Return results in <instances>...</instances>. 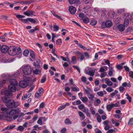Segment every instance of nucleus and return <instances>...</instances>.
<instances>
[{"label":"nucleus","instance_id":"f03ea898","mask_svg":"<svg viewBox=\"0 0 133 133\" xmlns=\"http://www.w3.org/2000/svg\"><path fill=\"white\" fill-rule=\"evenodd\" d=\"M22 71L25 74L29 75L32 72V69L29 65H25L23 67Z\"/></svg>","mask_w":133,"mask_h":133},{"label":"nucleus","instance_id":"a18cd8bd","mask_svg":"<svg viewBox=\"0 0 133 133\" xmlns=\"http://www.w3.org/2000/svg\"><path fill=\"white\" fill-rule=\"evenodd\" d=\"M24 128L23 127V126H19L18 127L17 129V130H19V131H22L23 130Z\"/></svg>","mask_w":133,"mask_h":133},{"label":"nucleus","instance_id":"bb28decb","mask_svg":"<svg viewBox=\"0 0 133 133\" xmlns=\"http://www.w3.org/2000/svg\"><path fill=\"white\" fill-rule=\"evenodd\" d=\"M124 8L119 9L117 10V13L118 14H121L125 11Z\"/></svg>","mask_w":133,"mask_h":133},{"label":"nucleus","instance_id":"13d9d810","mask_svg":"<svg viewBox=\"0 0 133 133\" xmlns=\"http://www.w3.org/2000/svg\"><path fill=\"white\" fill-rule=\"evenodd\" d=\"M116 66L117 69L119 70H121L123 68V67L120 65H117Z\"/></svg>","mask_w":133,"mask_h":133},{"label":"nucleus","instance_id":"e2e57ef3","mask_svg":"<svg viewBox=\"0 0 133 133\" xmlns=\"http://www.w3.org/2000/svg\"><path fill=\"white\" fill-rule=\"evenodd\" d=\"M84 55L87 58H89V54L87 52H84Z\"/></svg>","mask_w":133,"mask_h":133},{"label":"nucleus","instance_id":"f3484780","mask_svg":"<svg viewBox=\"0 0 133 133\" xmlns=\"http://www.w3.org/2000/svg\"><path fill=\"white\" fill-rule=\"evenodd\" d=\"M113 108L112 103H111L110 104L108 105L107 106V108L108 111H110L112 108Z\"/></svg>","mask_w":133,"mask_h":133},{"label":"nucleus","instance_id":"69168bd1","mask_svg":"<svg viewBox=\"0 0 133 133\" xmlns=\"http://www.w3.org/2000/svg\"><path fill=\"white\" fill-rule=\"evenodd\" d=\"M109 123V121L108 120H106L103 122V124L104 125H108V124Z\"/></svg>","mask_w":133,"mask_h":133},{"label":"nucleus","instance_id":"0eeeda50","mask_svg":"<svg viewBox=\"0 0 133 133\" xmlns=\"http://www.w3.org/2000/svg\"><path fill=\"white\" fill-rule=\"evenodd\" d=\"M16 85H10L8 86L9 90L11 92H14L16 90Z\"/></svg>","mask_w":133,"mask_h":133},{"label":"nucleus","instance_id":"3c124183","mask_svg":"<svg viewBox=\"0 0 133 133\" xmlns=\"http://www.w3.org/2000/svg\"><path fill=\"white\" fill-rule=\"evenodd\" d=\"M106 90L108 92H111L113 91L114 90L113 89L110 87H108L107 88Z\"/></svg>","mask_w":133,"mask_h":133},{"label":"nucleus","instance_id":"6e6552de","mask_svg":"<svg viewBox=\"0 0 133 133\" xmlns=\"http://www.w3.org/2000/svg\"><path fill=\"white\" fill-rule=\"evenodd\" d=\"M117 29L121 32L123 31L125 29V27L123 24H120L117 26Z\"/></svg>","mask_w":133,"mask_h":133},{"label":"nucleus","instance_id":"a878e982","mask_svg":"<svg viewBox=\"0 0 133 133\" xmlns=\"http://www.w3.org/2000/svg\"><path fill=\"white\" fill-rule=\"evenodd\" d=\"M95 97V96L94 95L90 94L89 95V96L88 97V98L90 101H94V98Z\"/></svg>","mask_w":133,"mask_h":133},{"label":"nucleus","instance_id":"a211bd4d","mask_svg":"<svg viewBox=\"0 0 133 133\" xmlns=\"http://www.w3.org/2000/svg\"><path fill=\"white\" fill-rule=\"evenodd\" d=\"M5 120L8 121H11L13 120V118L12 116H5Z\"/></svg>","mask_w":133,"mask_h":133},{"label":"nucleus","instance_id":"ddd939ff","mask_svg":"<svg viewBox=\"0 0 133 133\" xmlns=\"http://www.w3.org/2000/svg\"><path fill=\"white\" fill-rule=\"evenodd\" d=\"M105 25L107 27L109 28L112 26V22L110 21H107L105 22Z\"/></svg>","mask_w":133,"mask_h":133},{"label":"nucleus","instance_id":"473e14b6","mask_svg":"<svg viewBox=\"0 0 133 133\" xmlns=\"http://www.w3.org/2000/svg\"><path fill=\"white\" fill-rule=\"evenodd\" d=\"M71 89L73 91H79V89L77 87H71Z\"/></svg>","mask_w":133,"mask_h":133},{"label":"nucleus","instance_id":"4c0bfd02","mask_svg":"<svg viewBox=\"0 0 133 133\" xmlns=\"http://www.w3.org/2000/svg\"><path fill=\"white\" fill-rule=\"evenodd\" d=\"M119 90L121 93H122L125 90V89L122 86H120L119 88Z\"/></svg>","mask_w":133,"mask_h":133},{"label":"nucleus","instance_id":"0e129e2a","mask_svg":"<svg viewBox=\"0 0 133 133\" xmlns=\"http://www.w3.org/2000/svg\"><path fill=\"white\" fill-rule=\"evenodd\" d=\"M66 130V129L65 128H64L61 130V132L62 133H65Z\"/></svg>","mask_w":133,"mask_h":133},{"label":"nucleus","instance_id":"774afa93","mask_svg":"<svg viewBox=\"0 0 133 133\" xmlns=\"http://www.w3.org/2000/svg\"><path fill=\"white\" fill-rule=\"evenodd\" d=\"M114 130L112 129L109 130L107 132V133H112L114 132Z\"/></svg>","mask_w":133,"mask_h":133},{"label":"nucleus","instance_id":"8fccbe9b","mask_svg":"<svg viewBox=\"0 0 133 133\" xmlns=\"http://www.w3.org/2000/svg\"><path fill=\"white\" fill-rule=\"evenodd\" d=\"M81 79L82 81L84 83H85L86 82V78L84 76H82L81 77Z\"/></svg>","mask_w":133,"mask_h":133},{"label":"nucleus","instance_id":"603ef678","mask_svg":"<svg viewBox=\"0 0 133 133\" xmlns=\"http://www.w3.org/2000/svg\"><path fill=\"white\" fill-rule=\"evenodd\" d=\"M73 67L76 69L78 71L79 73H80V71L79 68L77 66H73Z\"/></svg>","mask_w":133,"mask_h":133},{"label":"nucleus","instance_id":"dca6fc26","mask_svg":"<svg viewBox=\"0 0 133 133\" xmlns=\"http://www.w3.org/2000/svg\"><path fill=\"white\" fill-rule=\"evenodd\" d=\"M11 92L9 90H6L4 92V94L5 96H10L11 95Z\"/></svg>","mask_w":133,"mask_h":133},{"label":"nucleus","instance_id":"ea45409f","mask_svg":"<svg viewBox=\"0 0 133 133\" xmlns=\"http://www.w3.org/2000/svg\"><path fill=\"white\" fill-rule=\"evenodd\" d=\"M76 58L75 56L72 57V62L74 64H75L76 62Z\"/></svg>","mask_w":133,"mask_h":133},{"label":"nucleus","instance_id":"72a5a7b5","mask_svg":"<svg viewBox=\"0 0 133 133\" xmlns=\"http://www.w3.org/2000/svg\"><path fill=\"white\" fill-rule=\"evenodd\" d=\"M97 23V21L95 20H92L90 23V24L94 26Z\"/></svg>","mask_w":133,"mask_h":133},{"label":"nucleus","instance_id":"c85d7f7f","mask_svg":"<svg viewBox=\"0 0 133 133\" xmlns=\"http://www.w3.org/2000/svg\"><path fill=\"white\" fill-rule=\"evenodd\" d=\"M129 24V21L128 19H126L125 20L124 22L123 25L125 27H127L128 25Z\"/></svg>","mask_w":133,"mask_h":133},{"label":"nucleus","instance_id":"2eb2a0df","mask_svg":"<svg viewBox=\"0 0 133 133\" xmlns=\"http://www.w3.org/2000/svg\"><path fill=\"white\" fill-rule=\"evenodd\" d=\"M8 97L6 96H3L2 97V100L3 102L6 104L8 102Z\"/></svg>","mask_w":133,"mask_h":133},{"label":"nucleus","instance_id":"79ce46f5","mask_svg":"<svg viewBox=\"0 0 133 133\" xmlns=\"http://www.w3.org/2000/svg\"><path fill=\"white\" fill-rule=\"evenodd\" d=\"M125 96L127 97V98L129 102L130 103L131 101V98L130 96L128 94H127L125 95Z\"/></svg>","mask_w":133,"mask_h":133},{"label":"nucleus","instance_id":"39448f33","mask_svg":"<svg viewBox=\"0 0 133 133\" xmlns=\"http://www.w3.org/2000/svg\"><path fill=\"white\" fill-rule=\"evenodd\" d=\"M9 48L8 46L5 45H2L1 47V51L3 53H6L8 51Z\"/></svg>","mask_w":133,"mask_h":133},{"label":"nucleus","instance_id":"412c9836","mask_svg":"<svg viewBox=\"0 0 133 133\" xmlns=\"http://www.w3.org/2000/svg\"><path fill=\"white\" fill-rule=\"evenodd\" d=\"M41 96L42 95L41 93H39L38 92H36L35 94V97L38 99L40 98Z\"/></svg>","mask_w":133,"mask_h":133},{"label":"nucleus","instance_id":"6ab92c4d","mask_svg":"<svg viewBox=\"0 0 133 133\" xmlns=\"http://www.w3.org/2000/svg\"><path fill=\"white\" fill-rule=\"evenodd\" d=\"M95 70H90L89 72L87 73L88 74L91 76H93L95 72Z\"/></svg>","mask_w":133,"mask_h":133},{"label":"nucleus","instance_id":"cd10ccee","mask_svg":"<svg viewBox=\"0 0 133 133\" xmlns=\"http://www.w3.org/2000/svg\"><path fill=\"white\" fill-rule=\"evenodd\" d=\"M29 53V51L27 49H26L23 51V55L24 56L26 57L28 55Z\"/></svg>","mask_w":133,"mask_h":133},{"label":"nucleus","instance_id":"1a4fd4ad","mask_svg":"<svg viewBox=\"0 0 133 133\" xmlns=\"http://www.w3.org/2000/svg\"><path fill=\"white\" fill-rule=\"evenodd\" d=\"M9 81L11 84L10 85H17L18 84L17 80L14 79H11L9 80Z\"/></svg>","mask_w":133,"mask_h":133},{"label":"nucleus","instance_id":"9d476101","mask_svg":"<svg viewBox=\"0 0 133 133\" xmlns=\"http://www.w3.org/2000/svg\"><path fill=\"white\" fill-rule=\"evenodd\" d=\"M34 13H35V12L34 11L29 10L24 12V14L25 15L29 16L31 15H33Z\"/></svg>","mask_w":133,"mask_h":133},{"label":"nucleus","instance_id":"052dcab7","mask_svg":"<svg viewBox=\"0 0 133 133\" xmlns=\"http://www.w3.org/2000/svg\"><path fill=\"white\" fill-rule=\"evenodd\" d=\"M129 76L132 78H133V71H130L129 73Z\"/></svg>","mask_w":133,"mask_h":133},{"label":"nucleus","instance_id":"f704fd0d","mask_svg":"<svg viewBox=\"0 0 133 133\" xmlns=\"http://www.w3.org/2000/svg\"><path fill=\"white\" fill-rule=\"evenodd\" d=\"M108 80H107L106 82V83L109 86H111L113 84L109 80V79H108Z\"/></svg>","mask_w":133,"mask_h":133},{"label":"nucleus","instance_id":"c03bdc74","mask_svg":"<svg viewBox=\"0 0 133 133\" xmlns=\"http://www.w3.org/2000/svg\"><path fill=\"white\" fill-rule=\"evenodd\" d=\"M65 108V105H62L59 106L58 108V110L60 111L64 109Z\"/></svg>","mask_w":133,"mask_h":133},{"label":"nucleus","instance_id":"c9c22d12","mask_svg":"<svg viewBox=\"0 0 133 133\" xmlns=\"http://www.w3.org/2000/svg\"><path fill=\"white\" fill-rule=\"evenodd\" d=\"M54 31H57L59 29V27L57 25H55L53 26Z\"/></svg>","mask_w":133,"mask_h":133},{"label":"nucleus","instance_id":"f257e3e1","mask_svg":"<svg viewBox=\"0 0 133 133\" xmlns=\"http://www.w3.org/2000/svg\"><path fill=\"white\" fill-rule=\"evenodd\" d=\"M23 79L24 80L20 81L19 83V85L22 88H25L27 87L28 84L27 82L25 80L29 81L30 78L29 77L24 76H23Z\"/></svg>","mask_w":133,"mask_h":133},{"label":"nucleus","instance_id":"09e8293b","mask_svg":"<svg viewBox=\"0 0 133 133\" xmlns=\"http://www.w3.org/2000/svg\"><path fill=\"white\" fill-rule=\"evenodd\" d=\"M107 75L106 72H104L100 74V77L102 78L104 77Z\"/></svg>","mask_w":133,"mask_h":133},{"label":"nucleus","instance_id":"2f4dec72","mask_svg":"<svg viewBox=\"0 0 133 133\" xmlns=\"http://www.w3.org/2000/svg\"><path fill=\"white\" fill-rule=\"evenodd\" d=\"M33 72L34 74L37 75L40 73L41 71L39 69H36L33 71Z\"/></svg>","mask_w":133,"mask_h":133},{"label":"nucleus","instance_id":"7ed1b4c3","mask_svg":"<svg viewBox=\"0 0 133 133\" xmlns=\"http://www.w3.org/2000/svg\"><path fill=\"white\" fill-rule=\"evenodd\" d=\"M8 52L10 55L14 56L16 54V49L13 46H11L9 48Z\"/></svg>","mask_w":133,"mask_h":133},{"label":"nucleus","instance_id":"393cba45","mask_svg":"<svg viewBox=\"0 0 133 133\" xmlns=\"http://www.w3.org/2000/svg\"><path fill=\"white\" fill-rule=\"evenodd\" d=\"M82 20L84 23L86 24L89 21V19L86 16Z\"/></svg>","mask_w":133,"mask_h":133},{"label":"nucleus","instance_id":"58836bf2","mask_svg":"<svg viewBox=\"0 0 133 133\" xmlns=\"http://www.w3.org/2000/svg\"><path fill=\"white\" fill-rule=\"evenodd\" d=\"M97 94L100 97H102L104 95L103 91H101L97 92Z\"/></svg>","mask_w":133,"mask_h":133},{"label":"nucleus","instance_id":"864d4df0","mask_svg":"<svg viewBox=\"0 0 133 133\" xmlns=\"http://www.w3.org/2000/svg\"><path fill=\"white\" fill-rule=\"evenodd\" d=\"M20 20L23 23H27L28 21V18L26 19H20Z\"/></svg>","mask_w":133,"mask_h":133},{"label":"nucleus","instance_id":"680f3d73","mask_svg":"<svg viewBox=\"0 0 133 133\" xmlns=\"http://www.w3.org/2000/svg\"><path fill=\"white\" fill-rule=\"evenodd\" d=\"M6 81L5 80H3L2 81H1L0 84V87L2 86L3 84L6 83Z\"/></svg>","mask_w":133,"mask_h":133},{"label":"nucleus","instance_id":"e433bc0d","mask_svg":"<svg viewBox=\"0 0 133 133\" xmlns=\"http://www.w3.org/2000/svg\"><path fill=\"white\" fill-rule=\"evenodd\" d=\"M30 55L31 57L33 59L35 58V54L34 52L33 51H31L30 52Z\"/></svg>","mask_w":133,"mask_h":133},{"label":"nucleus","instance_id":"5701e85b","mask_svg":"<svg viewBox=\"0 0 133 133\" xmlns=\"http://www.w3.org/2000/svg\"><path fill=\"white\" fill-rule=\"evenodd\" d=\"M79 16L80 19L82 20L86 16L83 13H81L79 14Z\"/></svg>","mask_w":133,"mask_h":133},{"label":"nucleus","instance_id":"6e6d98bb","mask_svg":"<svg viewBox=\"0 0 133 133\" xmlns=\"http://www.w3.org/2000/svg\"><path fill=\"white\" fill-rule=\"evenodd\" d=\"M78 45L79 46L80 48H82L83 49H84V50H86V48L85 47V46H83L81 44H78Z\"/></svg>","mask_w":133,"mask_h":133},{"label":"nucleus","instance_id":"338daca9","mask_svg":"<svg viewBox=\"0 0 133 133\" xmlns=\"http://www.w3.org/2000/svg\"><path fill=\"white\" fill-rule=\"evenodd\" d=\"M109 128L110 127L109 125H106V126L104 127V128L105 130H109Z\"/></svg>","mask_w":133,"mask_h":133},{"label":"nucleus","instance_id":"f8f14e48","mask_svg":"<svg viewBox=\"0 0 133 133\" xmlns=\"http://www.w3.org/2000/svg\"><path fill=\"white\" fill-rule=\"evenodd\" d=\"M43 119H44V121H46V119H45V117H41L39 118L37 121V123L40 125H42L43 123L42 120Z\"/></svg>","mask_w":133,"mask_h":133},{"label":"nucleus","instance_id":"423d86ee","mask_svg":"<svg viewBox=\"0 0 133 133\" xmlns=\"http://www.w3.org/2000/svg\"><path fill=\"white\" fill-rule=\"evenodd\" d=\"M20 111L14 109H11L9 112V114L10 115L13 116L16 114H18L20 112Z\"/></svg>","mask_w":133,"mask_h":133},{"label":"nucleus","instance_id":"c756f323","mask_svg":"<svg viewBox=\"0 0 133 133\" xmlns=\"http://www.w3.org/2000/svg\"><path fill=\"white\" fill-rule=\"evenodd\" d=\"M39 30V28H37L35 27L34 29L30 30L28 31V32L30 33H32L35 32L36 30Z\"/></svg>","mask_w":133,"mask_h":133},{"label":"nucleus","instance_id":"aec40b11","mask_svg":"<svg viewBox=\"0 0 133 133\" xmlns=\"http://www.w3.org/2000/svg\"><path fill=\"white\" fill-rule=\"evenodd\" d=\"M78 114L79 116L80 117H82V120H83L85 119V117L84 115L82 112L81 111H79L78 112Z\"/></svg>","mask_w":133,"mask_h":133},{"label":"nucleus","instance_id":"4468645a","mask_svg":"<svg viewBox=\"0 0 133 133\" xmlns=\"http://www.w3.org/2000/svg\"><path fill=\"white\" fill-rule=\"evenodd\" d=\"M70 4H77L79 2V0H69Z\"/></svg>","mask_w":133,"mask_h":133},{"label":"nucleus","instance_id":"5fc2aeb1","mask_svg":"<svg viewBox=\"0 0 133 133\" xmlns=\"http://www.w3.org/2000/svg\"><path fill=\"white\" fill-rule=\"evenodd\" d=\"M97 120L98 122L100 123L102 121L101 118L100 116H98L97 118Z\"/></svg>","mask_w":133,"mask_h":133},{"label":"nucleus","instance_id":"bf43d9fd","mask_svg":"<svg viewBox=\"0 0 133 133\" xmlns=\"http://www.w3.org/2000/svg\"><path fill=\"white\" fill-rule=\"evenodd\" d=\"M78 107L79 108L80 110L83 109L84 107V105L83 104H80L78 106Z\"/></svg>","mask_w":133,"mask_h":133},{"label":"nucleus","instance_id":"a19ab883","mask_svg":"<svg viewBox=\"0 0 133 133\" xmlns=\"http://www.w3.org/2000/svg\"><path fill=\"white\" fill-rule=\"evenodd\" d=\"M122 114L121 113L119 114H115L114 115V116L116 118L118 119L120 118L121 117V116Z\"/></svg>","mask_w":133,"mask_h":133},{"label":"nucleus","instance_id":"20e7f679","mask_svg":"<svg viewBox=\"0 0 133 133\" xmlns=\"http://www.w3.org/2000/svg\"><path fill=\"white\" fill-rule=\"evenodd\" d=\"M14 101L13 99H9L6 104V106L9 108H14Z\"/></svg>","mask_w":133,"mask_h":133},{"label":"nucleus","instance_id":"b1692460","mask_svg":"<svg viewBox=\"0 0 133 133\" xmlns=\"http://www.w3.org/2000/svg\"><path fill=\"white\" fill-rule=\"evenodd\" d=\"M64 122L66 124H70L72 123L71 122L69 118L66 119L65 120Z\"/></svg>","mask_w":133,"mask_h":133},{"label":"nucleus","instance_id":"4d7b16f0","mask_svg":"<svg viewBox=\"0 0 133 133\" xmlns=\"http://www.w3.org/2000/svg\"><path fill=\"white\" fill-rule=\"evenodd\" d=\"M132 124H133V118H131L128 123L129 125H131Z\"/></svg>","mask_w":133,"mask_h":133},{"label":"nucleus","instance_id":"9b49d317","mask_svg":"<svg viewBox=\"0 0 133 133\" xmlns=\"http://www.w3.org/2000/svg\"><path fill=\"white\" fill-rule=\"evenodd\" d=\"M69 10L70 13L72 14H74L76 12V8L73 6H70L69 7Z\"/></svg>","mask_w":133,"mask_h":133},{"label":"nucleus","instance_id":"4be33fe9","mask_svg":"<svg viewBox=\"0 0 133 133\" xmlns=\"http://www.w3.org/2000/svg\"><path fill=\"white\" fill-rule=\"evenodd\" d=\"M81 99L84 103H86L88 102V99L87 97H82L81 98Z\"/></svg>","mask_w":133,"mask_h":133},{"label":"nucleus","instance_id":"7c9ffc66","mask_svg":"<svg viewBox=\"0 0 133 133\" xmlns=\"http://www.w3.org/2000/svg\"><path fill=\"white\" fill-rule=\"evenodd\" d=\"M1 110L2 111H3V112H5L6 113H8V109L6 108L2 107L1 108Z\"/></svg>","mask_w":133,"mask_h":133},{"label":"nucleus","instance_id":"de8ad7c7","mask_svg":"<svg viewBox=\"0 0 133 133\" xmlns=\"http://www.w3.org/2000/svg\"><path fill=\"white\" fill-rule=\"evenodd\" d=\"M28 21H29L32 23H35L36 22V21L33 18H28Z\"/></svg>","mask_w":133,"mask_h":133},{"label":"nucleus","instance_id":"37998d69","mask_svg":"<svg viewBox=\"0 0 133 133\" xmlns=\"http://www.w3.org/2000/svg\"><path fill=\"white\" fill-rule=\"evenodd\" d=\"M62 40L61 39H58L56 41V44L57 45H60L62 43Z\"/></svg>","mask_w":133,"mask_h":133},{"label":"nucleus","instance_id":"49530a36","mask_svg":"<svg viewBox=\"0 0 133 133\" xmlns=\"http://www.w3.org/2000/svg\"><path fill=\"white\" fill-rule=\"evenodd\" d=\"M46 80V77L45 75H44L42 79L41 80V83H43L45 82Z\"/></svg>","mask_w":133,"mask_h":133}]
</instances>
